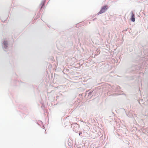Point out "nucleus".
Returning a JSON list of instances; mask_svg holds the SVG:
<instances>
[{
  "instance_id": "f257e3e1",
  "label": "nucleus",
  "mask_w": 148,
  "mask_h": 148,
  "mask_svg": "<svg viewBox=\"0 0 148 148\" xmlns=\"http://www.w3.org/2000/svg\"><path fill=\"white\" fill-rule=\"evenodd\" d=\"M108 7L107 5H105L103 6L101 8V10L99 12V14H101L107 10L108 9Z\"/></svg>"
},
{
  "instance_id": "f03ea898",
  "label": "nucleus",
  "mask_w": 148,
  "mask_h": 148,
  "mask_svg": "<svg viewBox=\"0 0 148 148\" xmlns=\"http://www.w3.org/2000/svg\"><path fill=\"white\" fill-rule=\"evenodd\" d=\"M131 19L132 21L134 22L135 21V17L134 14L133 12H131Z\"/></svg>"
},
{
  "instance_id": "7ed1b4c3",
  "label": "nucleus",
  "mask_w": 148,
  "mask_h": 148,
  "mask_svg": "<svg viewBox=\"0 0 148 148\" xmlns=\"http://www.w3.org/2000/svg\"><path fill=\"white\" fill-rule=\"evenodd\" d=\"M4 45L5 47V48H6L7 47V45H8V43L6 41H5L3 42Z\"/></svg>"
},
{
  "instance_id": "20e7f679",
  "label": "nucleus",
  "mask_w": 148,
  "mask_h": 148,
  "mask_svg": "<svg viewBox=\"0 0 148 148\" xmlns=\"http://www.w3.org/2000/svg\"><path fill=\"white\" fill-rule=\"evenodd\" d=\"M81 134H82V132H80L79 134V136H80Z\"/></svg>"
}]
</instances>
